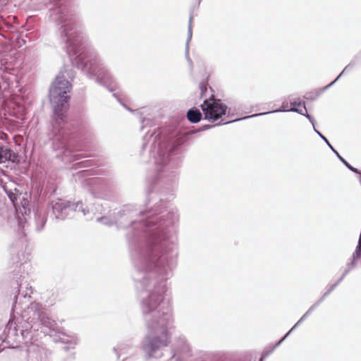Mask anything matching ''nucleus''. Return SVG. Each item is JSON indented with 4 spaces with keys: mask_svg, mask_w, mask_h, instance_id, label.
Here are the masks:
<instances>
[{
    "mask_svg": "<svg viewBox=\"0 0 361 361\" xmlns=\"http://www.w3.org/2000/svg\"><path fill=\"white\" fill-rule=\"evenodd\" d=\"M20 285L18 293L15 296L12 312L20 314L21 317L16 318L12 316L9 319L5 332L8 338L16 342H21L27 338L33 331H41L44 334L55 333L56 341L68 344L69 348H74L78 342V336L72 332H66L59 328L56 322L47 314L45 308L39 302L30 303L32 289L28 284L23 290Z\"/></svg>",
    "mask_w": 361,
    "mask_h": 361,
    "instance_id": "nucleus-3",
    "label": "nucleus"
},
{
    "mask_svg": "<svg viewBox=\"0 0 361 361\" xmlns=\"http://www.w3.org/2000/svg\"><path fill=\"white\" fill-rule=\"evenodd\" d=\"M308 315H306L305 313L302 317L298 321V322L292 327V329L290 330V331H293L299 324H300L307 317Z\"/></svg>",
    "mask_w": 361,
    "mask_h": 361,
    "instance_id": "nucleus-21",
    "label": "nucleus"
},
{
    "mask_svg": "<svg viewBox=\"0 0 361 361\" xmlns=\"http://www.w3.org/2000/svg\"><path fill=\"white\" fill-rule=\"evenodd\" d=\"M315 133L326 143V145L329 147V148L334 152L335 154L338 157V158L341 160V161L351 171L358 173H360V171L356 169L352 166L348 161H346L335 149L332 145L329 143V140L317 130H315Z\"/></svg>",
    "mask_w": 361,
    "mask_h": 361,
    "instance_id": "nucleus-11",
    "label": "nucleus"
},
{
    "mask_svg": "<svg viewBox=\"0 0 361 361\" xmlns=\"http://www.w3.org/2000/svg\"><path fill=\"white\" fill-rule=\"evenodd\" d=\"M50 17L59 26L57 32L66 44L72 63L98 83L114 90V80L105 64L95 55L83 51L85 35L78 18L64 4L63 0H49Z\"/></svg>",
    "mask_w": 361,
    "mask_h": 361,
    "instance_id": "nucleus-2",
    "label": "nucleus"
},
{
    "mask_svg": "<svg viewBox=\"0 0 361 361\" xmlns=\"http://www.w3.org/2000/svg\"><path fill=\"white\" fill-rule=\"evenodd\" d=\"M142 141V149L149 147V162L154 166L155 180H161L166 183H173L176 175L173 171L175 164L171 157L178 146L177 142L166 135H162L156 128L149 130L144 135Z\"/></svg>",
    "mask_w": 361,
    "mask_h": 361,
    "instance_id": "nucleus-5",
    "label": "nucleus"
},
{
    "mask_svg": "<svg viewBox=\"0 0 361 361\" xmlns=\"http://www.w3.org/2000/svg\"><path fill=\"white\" fill-rule=\"evenodd\" d=\"M308 315H306L305 313L302 317L298 321V322L292 327V329L290 330V331H293L299 324H300L307 317Z\"/></svg>",
    "mask_w": 361,
    "mask_h": 361,
    "instance_id": "nucleus-22",
    "label": "nucleus"
},
{
    "mask_svg": "<svg viewBox=\"0 0 361 361\" xmlns=\"http://www.w3.org/2000/svg\"><path fill=\"white\" fill-rule=\"evenodd\" d=\"M67 75L68 76V78H71V74H69L67 73Z\"/></svg>",
    "mask_w": 361,
    "mask_h": 361,
    "instance_id": "nucleus-30",
    "label": "nucleus"
},
{
    "mask_svg": "<svg viewBox=\"0 0 361 361\" xmlns=\"http://www.w3.org/2000/svg\"><path fill=\"white\" fill-rule=\"evenodd\" d=\"M302 104H304V103H302ZM286 107H287V106L285 104V102H283L281 109H276V110H274V111H269V112L256 114H254V115H252V116H245L243 119H246V118H251V117L262 116V115H265V114H271V113H274V112H281V111H293V112H297V113H298V114H300L301 115L305 116L310 121V123L312 124V126L314 127V130L315 131V130H317L315 128V127H314V118L310 114H307V109L305 106V105H303L302 109H296L295 107H293V108H290V109H287ZM241 119L242 118H237V119H233V120L224 121V119L222 118L221 121L219 123H218V125L228 124V123H232V122L240 121Z\"/></svg>",
    "mask_w": 361,
    "mask_h": 361,
    "instance_id": "nucleus-9",
    "label": "nucleus"
},
{
    "mask_svg": "<svg viewBox=\"0 0 361 361\" xmlns=\"http://www.w3.org/2000/svg\"><path fill=\"white\" fill-rule=\"evenodd\" d=\"M361 254V233L360 234L357 245L356 247V250L353 255V259L352 261L347 264V269L343 274L342 276L340 278V279L334 284H333L329 290L324 293L323 296L317 300L314 305H312L309 310L305 312L306 315H310L323 301L334 290V288L341 283V281L344 279V277L346 276V274L355 267V261L358 259L360 257Z\"/></svg>",
    "mask_w": 361,
    "mask_h": 361,
    "instance_id": "nucleus-8",
    "label": "nucleus"
},
{
    "mask_svg": "<svg viewBox=\"0 0 361 361\" xmlns=\"http://www.w3.org/2000/svg\"><path fill=\"white\" fill-rule=\"evenodd\" d=\"M200 90V94L201 97H203L204 94V92H207V84L204 82H200L199 85Z\"/></svg>",
    "mask_w": 361,
    "mask_h": 361,
    "instance_id": "nucleus-18",
    "label": "nucleus"
},
{
    "mask_svg": "<svg viewBox=\"0 0 361 361\" xmlns=\"http://www.w3.org/2000/svg\"><path fill=\"white\" fill-rule=\"evenodd\" d=\"M212 127V126H207L204 127V129H208V128H210Z\"/></svg>",
    "mask_w": 361,
    "mask_h": 361,
    "instance_id": "nucleus-29",
    "label": "nucleus"
},
{
    "mask_svg": "<svg viewBox=\"0 0 361 361\" xmlns=\"http://www.w3.org/2000/svg\"><path fill=\"white\" fill-rule=\"evenodd\" d=\"M1 163L5 162L6 161H14L16 157L11 149L4 147L3 146H1Z\"/></svg>",
    "mask_w": 361,
    "mask_h": 361,
    "instance_id": "nucleus-13",
    "label": "nucleus"
},
{
    "mask_svg": "<svg viewBox=\"0 0 361 361\" xmlns=\"http://www.w3.org/2000/svg\"><path fill=\"white\" fill-rule=\"evenodd\" d=\"M291 331H288L276 344V347L279 346L284 340L285 338L290 334Z\"/></svg>",
    "mask_w": 361,
    "mask_h": 361,
    "instance_id": "nucleus-26",
    "label": "nucleus"
},
{
    "mask_svg": "<svg viewBox=\"0 0 361 361\" xmlns=\"http://www.w3.org/2000/svg\"><path fill=\"white\" fill-rule=\"evenodd\" d=\"M10 199L13 201L11 195H9Z\"/></svg>",
    "mask_w": 361,
    "mask_h": 361,
    "instance_id": "nucleus-32",
    "label": "nucleus"
},
{
    "mask_svg": "<svg viewBox=\"0 0 361 361\" xmlns=\"http://www.w3.org/2000/svg\"><path fill=\"white\" fill-rule=\"evenodd\" d=\"M202 113L196 108H192L187 112V118L190 122L196 123L199 122L202 118Z\"/></svg>",
    "mask_w": 361,
    "mask_h": 361,
    "instance_id": "nucleus-12",
    "label": "nucleus"
},
{
    "mask_svg": "<svg viewBox=\"0 0 361 361\" xmlns=\"http://www.w3.org/2000/svg\"><path fill=\"white\" fill-rule=\"evenodd\" d=\"M130 348V345L126 342H121L118 343L116 347L114 348V351L117 354L118 357L123 354L128 353V350Z\"/></svg>",
    "mask_w": 361,
    "mask_h": 361,
    "instance_id": "nucleus-15",
    "label": "nucleus"
},
{
    "mask_svg": "<svg viewBox=\"0 0 361 361\" xmlns=\"http://www.w3.org/2000/svg\"><path fill=\"white\" fill-rule=\"evenodd\" d=\"M200 106L204 118L209 121L214 122L221 118L222 116H226L227 113V117L229 116L231 109L221 99H215L213 97L205 99Z\"/></svg>",
    "mask_w": 361,
    "mask_h": 361,
    "instance_id": "nucleus-7",
    "label": "nucleus"
},
{
    "mask_svg": "<svg viewBox=\"0 0 361 361\" xmlns=\"http://www.w3.org/2000/svg\"><path fill=\"white\" fill-rule=\"evenodd\" d=\"M52 214L57 219H65L74 212H81L84 216L90 214V209L85 208L80 202L71 203L64 200L56 199L51 202Z\"/></svg>",
    "mask_w": 361,
    "mask_h": 361,
    "instance_id": "nucleus-6",
    "label": "nucleus"
},
{
    "mask_svg": "<svg viewBox=\"0 0 361 361\" xmlns=\"http://www.w3.org/2000/svg\"><path fill=\"white\" fill-rule=\"evenodd\" d=\"M91 192L92 194V195L95 196V197H97L95 194V192H94V189H91Z\"/></svg>",
    "mask_w": 361,
    "mask_h": 361,
    "instance_id": "nucleus-28",
    "label": "nucleus"
},
{
    "mask_svg": "<svg viewBox=\"0 0 361 361\" xmlns=\"http://www.w3.org/2000/svg\"><path fill=\"white\" fill-rule=\"evenodd\" d=\"M40 222H41V226L37 227V230H39V231H41L43 228V227L46 223V219L44 217H42L40 219Z\"/></svg>",
    "mask_w": 361,
    "mask_h": 361,
    "instance_id": "nucleus-25",
    "label": "nucleus"
},
{
    "mask_svg": "<svg viewBox=\"0 0 361 361\" xmlns=\"http://www.w3.org/2000/svg\"><path fill=\"white\" fill-rule=\"evenodd\" d=\"M290 105L292 106L291 108L295 107L296 109H300V106H302V102H297L295 101L290 102Z\"/></svg>",
    "mask_w": 361,
    "mask_h": 361,
    "instance_id": "nucleus-24",
    "label": "nucleus"
},
{
    "mask_svg": "<svg viewBox=\"0 0 361 361\" xmlns=\"http://www.w3.org/2000/svg\"><path fill=\"white\" fill-rule=\"evenodd\" d=\"M98 182H99V180L97 178H93L89 181V184L94 185H97Z\"/></svg>",
    "mask_w": 361,
    "mask_h": 361,
    "instance_id": "nucleus-27",
    "label": "nucleus"
},
{
    "mask_svg": "<svg viewBox=\"0 0 361 361\" xmlns=\"http://www.w3.org/2000/svg\"><path fill=\"white\" fill-rule=\"evenodd\" d=\"M308 315H306L305 313L302 317L298 321V322L292 327V329L290 330V331H293L299 324H300L307 317Z\"/></svg>",
    "mask_w": 361,
    "mask_h": 361,
    "instance_id": "nucleus-20",
    "label": "nucleus"
},
{
    "mask_svg": "<svg viewBox=\"0 0 361 361\" xmlns=\"http://www.w3.org/2000/svg\"><path fill=\"white\" fill-rule=\"evenodd\" d=\"M103 207L102 204L99 203H94V205L91 208V212L96 213H102Z\"/></svg>",
    "mask_w": 361,
    "mask_h": 361,
    "instance_id": "nucleus-17",
    "label": "nucleus"
},
{
    "mask_svg": "<svg viewBox=\"0 0 361 361\" xmlns=\"http://www.w3.org/2000/svg\"><path fill=\"white\" fill-rule=\"evenodd\" d=\"M190 346L185 336H179L176 339L174 348L171 352L170 358H176V361L178 360V355H186L189 353Z\"/></svg>",
    "mask_w": 361,
    "mask_h": 361,
    "instance_id": "nucleus-10",
    "label": "nucleus"
},
{
    "mask_svg": "<svg viewBox=\"0 0 361 361\" xmlns=\"http://www.w3.org/2000/svg\"><path fill=\"white\" fill-rule=\"evenodd\" d=\"M191 21L192 17L190 18L189 26H188V39L186 42V49H185V58L190 66V68L192 70L193 68V62L192 59L189 56V42L192 38V28H191Z\"/></svg>",
    "mask_w": 361,
    "mask_h": 361,
    "instance_id": "nucleus-14",
    "label": "nucleus"
},
{
    "mask_svg": "<svg viewBox=\"0 0 361 361\" xmlns=\"http://www.w3.org/2000/svg\"><path fill=\"white\" fill-rule=\"evenodd\" d=\"M308 315H306L305 313L302 317L298 321V322L292 327V329L290 330V331H293L299 324H300L307 317Z\"/></svg>",
    "mask_w": 361,
    "mask_h": 361,
    "instance_id": "nucleus-19",
    "label": "nucleus"
},
{
    "mask_svg": "<svg viewBox=\"0 0 361 361\" xmlns=\"http://www.w3.org/2000/svg\"><path fill=\"white\" fill-rule=\"evenodd\" d=\"M142 123L143 124L141 127V129L143 130L145 128V126L151 123V121L149 118H142L141 120Z\"/></svg>",
    "mask_w": 361,
    "mask_h": 361,
    "instance_id": "nucleus-23",
    "label": "nucleus"
},
{
    "mask_svg": "<svg viewBox=\"0 0 361 361\" xmlns=\"http://www.w3.org/2000/svg\"><path fill=\"white\" fill-rule=\"evenodd\" d=\"M152 189L147 191L142 207L123 206L112 214L97 217L106 226L128 229V241L145 240L132 255L133 279L138 294L147 333L142 350L147 359H159L171 342L169 326L173 322V307L164 296L166 281L173 276L178 262L177 232L179 215Z\"/></svg>",
    "mask_w": 361,
    "mask_h": 361,
    "instance_id": "nucleus-1",
    "label": "nucleus"
},
{
    "mask_svg": "<svg viewBox=\"0 0 361 361\" xmlns=\"http://www.w3.org/2000/svg\"><path fill=\"white\" fill-rule=\"evenodd\" d=\"M135 111L137 114H139V113H140V111H138L137 110H135Z\"/></svg>",
    "mask_w": 361,
    "mask_h": 361,
    "instance_id": "nucleus-31",
    "label": "nucleus"
},
{
    "mask_svg": "<svg viewBox=\"0 0 361 361\" xmlns=\"http://www.w3.org/2000/svg\"><path fill=\"white\" fill-rule=\"evenodd\" d=\"M350 68V65L347 66L343 71L339 74V75L331 83L324 87L322 89L320 90V93L324 92V91L327 90L329 87H331Z\"/></svg>",
    "mask_w": 361,
    "mask_h": 361,
    "instance_id": "nucleus-16",
    "label": "nucleus"
},
{
    "mask_svg": "<svg viewBox=\"0 0 361 361\" xmlns=\"http://www.w3.org/2000/svg\"><path fill=\"white\" fill-rule=\"evenodd\" d=\"M65 73L61 72L49 89V101L53 110L50 137L54 150L59 151L57 156L69 162L78 159V154L71 149L64 129L66 112L69 108L68 94L72 87Z\"/></svg>",
    "mask_w": 361,
    "mask_h": 361,
    "instance_id": "nucleus-4",
    "label": "nucleus"
}]
</instances>
